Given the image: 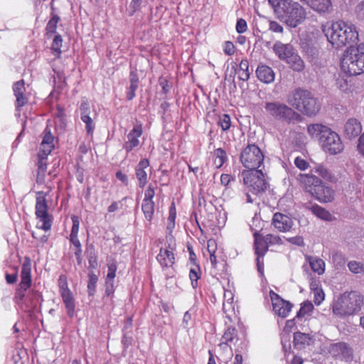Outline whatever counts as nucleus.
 <instances>
[{
  "instance_id": "nucleus-23",
  "label": "nucleus",
  "mask_w": 364,
  "mask_h": 364,
  "mask_svg": "<svg viewBox=\"0 0 364 364\" xmlns=\"http://www.w3.org/2000/svg\"><path fill=\"white\" fill-rule=\"evenodd\" d=\"M54 147L53 136L50 133V129L46 127L45 129V135L43 138L42 142L39 148L38 154L43 156H48Z\"/></svg>"
},
{
  "instance_id": "nucleus-37",
  "label": "nucleus",
  "mask_w": 364,
  "mask_h": 364,
  "mask_svg": "<svg viewBox=\"0 0 364 364\" xmlns=\"http://www.w3.org/2000/svg\"><path fill=\"white\" fill-rule=\"evenodd\" d=\"M154 202H142L141 209L146 220L151 222L154 214Z\"/></svg>"
},
{
  "instance_id": "nucleus-16",
  "label": "nucleus",
  "mask_w": 364,
  "mask_h": 364,
  "mask_svg": "<svg viewBox=\"0 0 364 364\" xmlns=\"http://www.w3.org/2000/svg\"><path fill=\"white\" fill-rule=\"evenodd\" d=\"M361 132V124L355 118L348 119L344 124L343 134L345 136L349 139L356 138L360 134Z\"/></svg>"
},
{
  "instance_id": "nucleus-55",
  "label": "nucleus",
  "mask_w": 364,
  "mask_h": 364,
  "mask_svg": "<svg viewBox=\"0 0 364 364\" xmlns=\"http://www.w3.org/2000/svg\"><path fill=\"white\" fill-rule=\"evenodd\" d=\"M80 117L83 115H88L90 112V105L87 101L83 100L80 106Z\"/></svg>"
},
{
  "instance_id": "nucleus-7",
  "label": "nucleus",
  "mask_w": 364,
  "mask_h": 364,
  "mask_svg": "<svg viewBox=\"0 0 364 364\" xmlns=\"http://www.w3.org/2000/svg\"><path fill=\"white\" fill-rule=\"evenodd\" d=\"M341 70L349 75H357L364 72V43L357 48L350 46L341 62Z\"/></svg>"
},
{
  "instance_id": "nucleus-21",
  "label": "nucleus",
  "mask_w": 364,
  "mask_h": 364,
  "mask_svg": "<svg viewBox=\"0 0 364 364\" xmlns=\"http://www.w3.org/2000/svg\"><path fill=\"white\" fill-rule=\"evenodd\" d=\"M31 263L29 258L26 257L21 268V283L20 287L21 289L26 291L31 286Z\"/></svg>"
},
{
  "instance_id": "nucleus-58",
  "label": "nucleus",
  "mask_w": 364,
  "mask_h": 364,
  "mask_svg": "<svg viewBox=\"0 0 364 364\" xmlns=\"http://www.w3.org/2000/svg\"><path fill=\"white\" fill-rule=\"evenodd\" d=\"M355 14L358 18L361 20L364 19V0L356 6Z\"/></svg>"
},
{
  "instance_id": "nucleus-25",
  "label": "nucleus",
  "mask_w": 364,
  "mask_h": 364,
  "mask_svg": "<svg viewBox=\"0 0 364 364\" xmlns=\"http://www.w3.org/2000/svg\"><path fill=\"white\" fill-rule=\"evenodd\" d=\"M257 78L264 83H271L274 80V73L273 70L264 65H260L256 70Z\"/></svg>"
},
{
  "instance_id": "nucleus-29",
  "label": "nucleus",
  "mask_w": 364,
  "mask_h": 364,
  "mask_svg": "<svg viewBox=\"0 0 364 364\" xmlns=\"http://www.w3.org/2000/svg\"><path fill=\"white\" fill-rule=\"evenodd\" d=\"M286 63L296 72H301L304 68V63L303 60L294 52L291 55V57L288 58Z\"/></svg>"
},
{
  "instance_id": "nucleus-20",
  "label": "nucleus",
  "mask_w": 364,
  "mask_h": 364,
  "mask_svg": "<svg viewBox=\"0 0 364 364\" xmlns=\"http://www.w3.org/2000/svg\"><path fill=\"white\" fill-rule=\"evenodd\" d=\"M13 90L14 95L16 98V109H18L25 105L28 102V97L25 95V83L23 80H19L14 84Z\"/></svg>"
},
{
  "instance_id": "nucleus-62",
  "label": "nucleus",
  "mask_w": 364,
  "mask_h": 364,
  "mask_svg": "<svg viewBox=\"0 0 364 364\" xmlns=\"http://www.w3.org/2000/svg\"><path fill=\"white\" fill-rule=\"evenodd\" d=\"M59 282V288H60V293L62 292L63 290H70V289L68 287V283L66 281V279L63 276H60L58 279Z\"/></svg>"
},
{
  "instance_id": "nucleus-53",
  "label": "nucleus",
  "mask_w": 364,
  "mask_h": 364,
  "mask_svg": "<svg viewBox=\"0 0 364 364\" xmlns=\"http://www.w3.org/2000/svg\"><path fill=\"white\" fill-rule=\"evenodd\" d=\"M117 267L114 264L108 266V272L106 279V284L109 285V283H114L113 280L116 276L115 272Z\"/></svg>"
},
{
  "instance_id": "nucleus-10",
  "label": "nucleus",
  "mask_w": 364,
  "mask_h": 364,
  "mask_svg": "<svg viewBox=\"0 0 364 364\" xmlns=\"http://www.w3.org/2000/svg\"><path fill=\"white\" fill-rule=\"evenodd\" d=\"M264 159L263 152L255 144L245 146L240 156V162L247 170H258L263 165Z\"/></svg>"
},
{
  "instance_id": "nucleus-13",
  "label": "nucleus",
  "mask_w": 364,
  "mask_h": 364,
  "mask_svg": "<svg viewBox=\"0 0 364 364\" xmlns=\"http://www.w3.org/2000/svg\"><path fill=\"white\" fill-rule=\"evenodd\" d=\"M331 355L346 362L350 361L353 359V350L346 343H337L331 345L330 348Z\"/></svg>"
},
{
  "instance_id": "nucleus-59",
  "label": "nucleus",
  "mask_w": 364,
  "mask_h": 364,
  "mask_svg": "<svg viewBox=\"0 0 364 364\" xmlns=\"http://www.w3.org/2000/svg\"><path fill=\"white\" fill-rule=\"evenodd\" d=\"M138 88V85H129V90L127 94V99L132 100L135 97V92Z\"/></svg>"
},
{
  "instance_id": "nucleus-47",
  "label": "nucleus",
  "mask_w": 364,
  "mask_h": 364,
  "mask_svg": "<svg viewBox=\"0 0 364 364\" xmlns=\"http://www.w3.org/2000/svg\"><path fill=\"white\" fill-rule=\"evenodd\" d=\"M189 277L193 288L197 287V281L200 278V269L198 267L191 268L189 273Z\"/></svg>"
},
{
  "instance_id": "nucleus-1",
  "label": "nucleus",
  "mask_w": 364,
  "mask_h": 364,
  "mask_svg": "<svg viewBox=\"0 0 364 364\" xmlns=\"http://www.w3.org/2000/svg\"><path fill=\"white\" fill-rule=\"evenodd\" d=\"M322 31L328 41L335 48L355 43L358 40L356 26L342 20L327 23L322 26Z\"/></svg>"
},
{
  "instance_id": "nucleus-28",
  "label": "nucleus",
  "mask_w": 364,
  "mask_h": 364,
  "mask_svg": "<svg viewBox=\"0 0 364 364\" xmlns=\"http://www.w3.org/2000/svg\"><path fill=\"white\" fill-rule=\"evenodd\" d=\"M48 156H41V154H38V171H37V176H36V181L37 183H43L44 181L45 174L47 169V159Z\"/></svg>"
},
{
  "instance_id": "nucleus-15",
  "label": "nucleus",
  "mask_w": 364,
  "mask_h": 364,
  "mask_svg": "<svg viewBox=\"0 0 364 364\" xmlns=\"http://www.w3.org/2000/svg\"><path fill=\"white\" fill-rule=\"evenodd\" d=\"M142 134L141 125L135 126L127 135V141L123 144V149L128 153L139 145V138Z\"/></svg>"
},
{
  "instance_id": "nucleus-33",
  "label": "nucleus",
  "mask_w": 364,
  "mask_h": 364,
  "mask_svg": "<svg viewBox=\"0 0 364 364\" xmlns=\"http://www.w3.org/2000/svg\"><path fill=\"white\" fill-rule=\"evenodd\" d=\"M314 171L323 179L327 180L328 181L332 182L335 179L334 176L331 173L330 170L321 164H318L315 166Z\"/></svg>"
},
{
  "instance_id": "nucleus-60",
  "label": "nucleus",
  "mask_w": 364,
  "mask_h": 364,
  "mask_svg": "<svg viewBox=\"0 0 364 364\" xmlns=\"http://www.w3.org/2000/svg\"><path fill=\"white\" fill-rule=\"evenodd\" d=\"M224 52L225 54L228 55H231L235 53V46L230 41H227L225 43V46L224 48Z\"/></svg>"
},
{
  "instance_id": "nucleus-9",
  "label": "nucleus",
  "mask_w": 364,
  "mask_h": 364,
  "mask_svg": "<svg viewBox=\"0 0 364 364\" xmlns=\"http://www.w3.org/2000/svg\"><path fill=\"white\" fill-rule=\"evenodd\" d=\"M264 109L267 114L273 119L291 123L300 119V115L291 107L280 102H268Z\"/></svg>"
},
{
  "instance_id": "nucleus-4",
  "label": "nucleus",
  "mask_w": 364,
  "mask_h": 364,
  "mask_svg": "<svg viewBox=\"0 0 364 364\" xmlns=\"http://www.w3.org/2000/svg\"><path fill=\"white\" fill-rule=\"evenodd\" d=\"M287 102L307 116L316 115L320 109V105L314 95L308 90L300 88L288 95Z\"/></svg>"
},
{
  "instance_id": "nucleus-61",
  "label": "nucleus",
  "mask_w": 364,
  "mask_h": 364,
  "mask_svg": "<svg viewBox=\"0 0 364 364\" xmlns=\"http://www.w3.org/2000/svg\"><path fill=\"white\" fill-rule=\"evenodd\" d=\"M358 151L364 157V133L358 139Z\"/></svg>"
},
{
  "instance_id": "nucleus-35",
  "label": "nucleus",
  "mask_w": 364,
  "mask_h": 364,
  "mask_svg": "<svg viewBox=\"0 0 364 364\" xmlns=\"http://www.w3.org/2000/svg\"><path fill=\"white\" fill-rule=\"evenodd\" d=\"M213 163L217 168L222 167L227 160V154L221 148L215 149L213 152Z\"/></svg>"
},
{
  "instance_id": "nucleus-12",
  "label": "nucleus",
  "mask_w": 364,
  "mask_h": 364,
  "mask_svg": "<svg viewBox=\"0 0 364 364\" xmlns=\"http://www.w3.org/2000/svg\"><path fill=\"white\" fill-rule=\"evenodd\" d=\"M297 179L302 188L311 196L315 194L321 181L318 177L311 174H299Z\"/></svg>"
},
{
  "instance_id": "nucleus-17",
  "label": "nucleus",
  "mask_w": 364,
  "mask_h": 364,
  "mask_svg": "<svg viewBox=\"0 0 364 364\" xmlns=\"http://www.w3.org/2000/svg\"><path fill=\"white\" fill-rule=\"evenodd\" d=\"M149 166V161L146 159H141L135 167V174L138 181V186L144 188L148 182V175L146 168Z\"/></svg>"
},
{
  "instance_id": "nucleus-49",
  "label": "nucleus",
  "mask_w": 364,
  "mask_h": 364,
  "mask_svg": "<svg viewBox=\"0 0 364 364\" xmlns=\"http://www.w3.org/2000/svg\"><path fill=\"white\" fill-rule=\"evenodd\" d=\"M314 292V301L316 305H320L324 300L325 294L321 288L316 287Z\"/></svg>"
},
{
  "instance_id": "nucleus-41",
  "label": "nucleus",
  "mask_w": 364,
  "mask_h": 364,
  "mask_svg": "<svg viewBox=\"0 0 364 364\" xmlns=\"http://www.w3.org/2000/svg\"><path fill=\"white\" fill-rule=\"evenodd\" d=\"M63 43V39L60 35H56L51 45V50H53V53L56 56L59 57L61 53V47Z\"/></svg>"
},
{
  "instance_id": "nucleus-64",
  "label": "nucleus",
  "mask_w": 364,
  "mask_h": 364,
  "mask_svg": "<svg viewBox=\"0 0 364 364\" xmlns=\"http://www.w3.org/2000/svg\"><path fill=\"white\" fill-rule=\"evenodd\" d=\"M191 320V314L188 311H187L184 314L183 318L182 325H183V328H188V326L189 325V321Z\"/></svg>"
},
{
  "instance_id": "nucleus-11",
  "label": "nucleus",
  "mask_w": 364,
  "mask_h": 364,
  "mask_svg": "<svg viewBox=\"0 0 364 364\" xmlns=\"http://www.w3.org/2000/svg\"><path fill=\"white\" fill-rule=\"evenodd\" d=\"M270 297L272 302L273 311L280 317H287L291 309V304L282 299L277 294L270 291Z\"/></svg>"
},
{
  "instance_id": "nucleus-26",
  "label": "nucleus",
  "mask_w": 364,
  "mask_h": 364,
  "mask_svg": "<svg viewBox=\"0 0 364 364\" xmlns=\"http://www.w3.org/2000/svg\"><path fill=\"white\" fill-rule=\"evenodd\" d=\"M60 294L63 303L65 304L67 314L69 317H73L75 314V299L70 290H63Z\"/></svg>"
},
{
  "instance_id": "nucleus-22",
  "label": "nucleus",
  "mask_w": 364,
  "mask_h": 364,
  "mask_svg": "<svg viewBox=\"0 0 364 364\" xmlns=\"http://www.w3.org/2000/svg\"><path fill=\"white\" fill-rule=\"evenodd\" d=\"M156 259L162 267H171L175 263V257L172 249L161 248Z\"/></svg>"
},
{
  "instance_id": "nucleus-36",
  "label": "nucleus",
  "mask_w": 364,
  "mask_h": 364,
  "mask_svg": "<svg viewBox=\"0 0 364 364\" xmlns=\"http://www.w3.org/2000/svg\"><path fill=\"white\" fill-rule=\"evenodd\" d=\"M207 251L209 253L210 260L213 267L217 264V243L215 240H209L207 242Z\"/></svg>"
},
{
  "instance_id": "nucleus-44",
  "label": "nucleus",
  "mask_w": 364,
  "mask_h": 364,
  "mask_svg": "<svg viewBox=\"0 0 364 364\" xmlns=\"http://www.w3.org/2000/svg\"><path fill=\"white\" fill-rule=\"evenodd\" d=\"M97 277L94 273L89 274V281L87 284V291L89 296H93L95 292V287L97 282Z\"/></svg>"
},
{
  "instance_id": "nucleus-46",
  "label": "nucleus",
  "mask_w": 364,
  "mask_h": 364,
  "mask_svg": "<svg viewBox=\"0 0 364 364\" xmlns=\"http://www.w3.org/2000/svg\"><path fill=\"white\" fill-rule=\"evenodd\" d=\"M81 120L85 124V129L88 134H91L95 129L93 121L90 115H83L80 117Z\"/></svg>"
},
{
  "instance_id": "nucleus-24",
  "label": "nucleus",
  "mask_w": 364,
  "mask_h": 364,
  "mask_svg": "<svg viewBox=\"0 0 364 364\" xmlns=\"http://www.w3.org/2000/svg\"><path fill=\"white\" fill-rule=\"evenodd\" d=\"M301 2L306 4L315 11L324 14L329 11L331 6V0H300Z\"/></svg>"
},
{
  "instance_id": "nucleus-18",
  "label": "nucleus",
  "mask_w": 364,
  "mask_h": 364,
  "mask_svg": "<svg viewBox=\"0 0 364 364\" xmlns=\"http://www.w3.org/2000/svg\"><path fill=\"white\" fill-rule=\"evenodd\" d=\"M273 51L275 55L283 61H287L294 52L293 46L289 43H283L281 41H276L273 46Z\"/></svg>"
},
{
  "instance_id": "nucleus-3",
  "label": "nucleus",
  "mask_w": 364,
  "mask_h": 364,
  "mask_svg": "<svg viewBox=\"0 0 364 364\" xmlns=\"http://www.w3.org/2000/svg\"><path fill=\"white\" fill-rule=\"evenodd\" d=\"M363 304V296L355 291H345L335 298L331 304L333 315L346 318L357 314Z\"/></svg>"
},
{
  "instance_id": "nucleus-8",
  "label": "nucleus",
  "mask_w": 364,
  "mask_h": 364,
  "mask_svg": "<svg viewBox=\"0 0 364 364\" xmlns=\"http://www.w3.org/2000/svg\"><path fill=\"white\" fill-rule=\"evenodd\" d=\"M48 192L38 191L36 196L35 215L38 220L36 227L46 232L51 229L53 218L48 213V205L46 196Z\"/></svg>"
},
{
  "instance_id": "nucleus-45",
  "label": "nucleus",
  "mask_w": 364,
  "mask_h": 364,
  "mask_svg": "<svg viewBox=\"0 0 364 364\" xmlns=\"http://www.w3.org/2000/svg\"><path fill=\"white\" fill-rule=\"evenodd\" d=\"M218 124L223 131H227L231 126L230 117L228 114H224L220 117Z\"/></svg>"
},
{
  "instance_id": "nucleus-2",
  "label": "nucleus",
  "mask_w": 364,
  "mask_h": 364,
  "mask_svg": "<svg viewBox=\"0 0 364 364\" xmlns=\"http://www.w3.org/2000/svg\"><path fill=\"white\" fill-rule=\"evenodd\" d=\"M307 132L314 139H317L323 150L331 155L341 153L344 146L339 135L328 127L321 124H312L308 126Z\"/></svg>"
},
{
  "instance_id": "nucleus-40",
  "label": "nucleus",
  "mask_w": 364,
  "mask_h": 364,
  "mask_svg": "<svg viewBox=\"0 0 364 364\" xmlns=\"http://www.w3.org/2000/svg\"><path fill=\"white\" fill-rule=\"evenodd\" d=\"M176 218V209L174 203H172L169 208V214L167 219V230L171 233L175 228V220Z\"/></svg>"
},
{
  "instance_id": "nucleus-42",
  "label": "nucleus",
  "mask_w": 364,
  "mask_h": 364,
  "mask_svg": "<svg viewBox=\"0 0 364 364\" xmlns=\"http://www.w3.org/2000/svg\"><path fill=\"white\" fill-rule=\"evenodd\" d=\"M60 20V18L58 15H53L52 18L49 20L48 23L46 26V32L47 35L49 33H55L56 32L57 24Z\"/></svg>"
},
{
  "instance_id": "nucleus-43",
  "label": "nucleus",
  "mask_w": 364,
  "mask_h": 364,
  "mask_svg": "<svg viewBox=\"0 0 364 364\" xmlns=\"http://www.w3.org/2000/svg\"><path fill=\"white\" fill-rule=\"evenodd\" d=\"M349 270L353 274H364V264L356 261H350L348 264Z\"/></svg>"
},
{
  "instance_id": "nucleus-39",
  "label": "nucleus",
  "mask_w": 364,
  "mask_h": 364,
  "mask_svg": "<svg viewBox=\"0 0 364 364\" xmlns=\"http://www.w3.org/2000/svg\"><path fill=\"white\" fill-rule=\"evenodd\" d=\"M221 340L231 344H235V341H237L236 329L235 328H228L224 333Z\"/></svg>"
},
{
  "instance_id": "nucleus-14",
  "label": "nucleus",
  "mask_w": 364,
  "mask_h": 364,
  "mask_svg": "<svg viewBox=\"0 0 364 364\" xmlns=\"http://www.w3.org/2000/svg\"><path fill=\"white\" fill-rule=\"evenodd\" d=\"M272 224L279 232H287L291 228L293 220L285 214L276 213L274 214Z\"/></svg>"
},
{
  "instance_id": "nucleus-6",
  "label": "nucleus",
  "mask_w": 364,
  "mask_h": 364,
  "mask_svg": "<svg viewBox=\"0 0 364 364\" xmlns=\"http://www.w3.org/2000/svg\"><path fill=\"white\" fill-rule=\"evenodd\" d=\"M278 18L288 26L296 28L306 18L305 9L298 3L292 0H284L279 9H276Z\"/></svg>"
},
{
  "instance_id": "nucleus-50",
  "label": "nucleus",
  "mask_w": 364,
  "mask_h": 364,
  "mask_svg": "<svg viewBox=\"0 0 364 364\" xmlns=\"http://www.w3.org/2000/svg\"><path fill=\"white\" fill-rule=\"evenodd\" d=\"M264 237L265 239V242L267 243L269 247L274 245L282 244V239L278 235L268 234Z\"/></svg>"
},
{
  "instance_id": "nucleus-32",
  "label": "nucleus",
  "mask_w": 364,
  "mask_h": 364,
  "mask_svg": "<svg viewBox=\"0 0 364 364\" xmlns=\"http://www.w3.org/2000/svg\"><path fill=\"white\" fill-rule=\"evenodd\" d=\"M238 77L240 80L247 81L250 78V73L249 71V62L246 59H242L237 70Z\"/></svg>"
},
{
  "instance_id": "nucleus-52",
  "label": "nucleus",
  "mask_w": 364,
  "mask_h": 364,
  "mask_svg": "<svg viewBox=\"0 0 364 364\" xmlns=\"http://www.w3.org/2000/svg\"><path fill=\"white\" fill-rule=\"evenodd\" d=\"M155 196V189L152 185H149L144 193V198L142 202H154L153 198Z\"/></svg>"
},
{
  "instance_id": "nucleus-56",
  "label": "nucleus",
  "mask_w": 364,
  "mask_h": 364,
  "mask_svg": "<svg viewBox=\"0 0 364 364\" xmlns=\"http://www.w3.org/2000/svg\"><path fill=\"white\" fill-rule=\"evenodd\" d=\"M269 30L274 33H282L284 31L283 27L277 21H269Z\"/></svg>"
},
{
  "instance_id": "nucleus-51",
  "label": "nucleus",
  "mask_w": 364,
  "mask_h": 364,
  "mask_svg": "<svg viewBox=\"0 0 364 364\" xmlns=\"http://www.w3.org/2000/svg\"><path fill=\"white\" fill-rule=\"evenodd\" d=\"M142 0H132L127 9L129 16H133L136 11H138L141 6Z\"/></svg>"
},
{
  "instance_id": "nucleus-30",
  "label": "nucleus",
  "mask_w": 364,
  "mask_h": 364,
  "mask_svg": "<svg viewBox=\"0 0 364 364\" xmlns=\"http://www.w3.org/2000/svg\"><path fill=\"white\" fill-rule=\"evenodd\" d=\"M310 209L315 215L323 220L331 221L333 220V215L330 212L318 205H312Z\"/></svg>"
},
{
  "instance_id": "nucleus-5",
  "label": "nucleus",
  "mask_w": 364,
  "mask_h": 364,
  "mask_svg": "<svg viewBox=\"0 0 364 364\" xmlns=\"http://www.w3.org/2000/svg\"><path fill=\"white\" fill-rule=\"evenodd\" d=\"M242 176L247 190V202L252 203L256 200L257 196L263 193L267 188L268 183L265 174L262 169L244 170Z\"/></svg>"
},
{
  "instance_id": "nucleus-48",
  "label": "nucleus",
  "mask_w": 364,
  "mask_h": 364,
  "mask_svg": "<svg viewBox=\"0 0 364 364\" xmlns=\"http://www.w3.org/2000/svg\"><path fill=\"white\" fill-rule=\"evenodd\" d=\"M71 220H72V223H73V226H72L70 237L78 236V232H79V228H80L79 218L76 215H72Z\"/></svg>"
},
{
  "instance_id": "nucleus-54",
  "label": "nucleus",
  "mask_w": 364,
  "mask_h": 364,
  "mask_svg": "<svg viewBox=\"0 0 364 364\" xmlns=\"http://www.w3.org/2000/svg\"><path fill=\"white\" fill-rule=\"evenodd\" d=\"M294 164L298 168L303 171L306 170L309 166L307 161L299 156L295 159Z\"/></svg>"
},
{
  "instance_id": "nucleus-63",
  "label": "nucleus",
  "mask_w": 364,
  "mask_h": 364,
  "mask_svg": "<svg viewBox=\"0 0 364 364\" xmlns=\"http://www.w3.org/2000/svg\"><path fill=\"white\" fill-rule=\"evenodd\" d=\"M116 177L118 180L122 181L124 185L127 186L129 183L128 177L126 174L123 173L122 171H117L116 173Z\"/></svg>"
},
{
  "instance_id": "nucleus-57",
  "label": "nucleus",
  "mask_w": 364,
  "mask_h": 364,
  "mask_svg": "<svg viewBox=\"0 0 364 364\" xmlns=\"http://www.w3.org/2000/svg\"><path fill=\"white\" fill-rule=\"evenodd\" d=\"M247 26L246 21L242 19H238L236 24V30L239 33H243L247 31Z\"/></svg>"
},
{
  "instance_id": "nucleus-38",
  "label": "nucleus",
  "mask_w": 364,
  "mask_h": 364,
  "mask_svg": "<svg viewBox=\"0 0 364 364\" xmlns=\"http://www.w3.org/2000/svg\"><path fill=\"white\" fill-rule=\"evenodd\" d=\"M310 341V337L308 334L297 332L294 335V343L295 346H297L300 348L303 345L306 343H309Z\"/></svg>"
},
{
  "instance_id": "nucleus-19",
  "label": "nucleus",
  "mask_w": 364,
  "mask_h": 364,
  "mask_svg": "<svg viewBox=\"0 0 364 364\" xmlns=\"http://www.w3.org/2000/svg\"><path fill=\"white\" fill-rule=\"evenodd\" d=\"M317 200L321 203H330L334 200V191L326 186L322 181L313 196Z\"/></svg>"
},
{
  "instance_id": "nucleus-31",
  "label": "nucleus",
  "mask_w": 364,
  "mask_h": 364,
  "mask_svg": "<svg viewBox=\"0 0 364 364\" xmlns=\"http://www.w3.org/2000/svg\"><path fill=\"white\" fill-rule=\"evenodd\" d=\"M308 259L312 271L317 273L318 275L323 274L325 271V262L323 259L314 257H309Z\"/></svg>"
},
{
  "instance_id": "nucleus-34",
  "label": "nucleus",
  "mask_w": 364,
  "mask_h": 364,
  "mask_svg": "<svg viewBox=\"0 0 364 364\" xmlns=\"http://www.w3.org/2000/svg\"><path fill=\"white\" fill-rule=\"evenodd\" d=\"M314 305L311 301H306L301 304V308L296 314V317L307 318L311 316L314 310Z\"/></svg>"
},
{
  "instance_id": "nucleus-27",
  "label": "nucleus",
  "mask_w": 364,
  "mask_h": 364,
  "mask_svg": "<svg viewBox=\"0 0 364 364\" xmlns=\"http://www.w3.org/2000/svg\"><path fill=\"white\" fill-rule=\"evenodd\" d=\"M255 237V251L257 257H263L265 253L268 250V245L265 242L264 237H262V236L259 234V232L256 230L254 232Z\"/></svg>"
}]
</instances>
